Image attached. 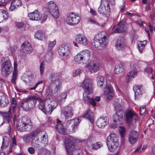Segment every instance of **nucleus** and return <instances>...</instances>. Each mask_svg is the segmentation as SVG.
Listing matches in <instances>:
<instances>
[{"label":"nucleus","mask_w":155,"mask_h":155,"mask_svg":"<svg viewBox=\"0 0 155 155\" xmlns=\"http://www.w3.org/2000/svg\"><path fill=\"white\" fill-rule=\"evenodd\" d=\"M9 101L7 98L4 95H2L1 97L0 101L1 107L4 108L6 107L8 104Z\"/></svg>","instance_id":"31"},{"label":"nucleus","mask_w":155,"mask_h":155,"mask_svg":"<svg viewBox=\"0 0 155 155\" xmlns=\"http://www.w3.org/2000/svg\"><path fill=\"white\" fill-rule=\"evenodd\" d=\"M80 53L84 64H86L89 61L91 56L90 52L89 50H85L80 52Z\"/></svg>","instance_id":"21"},{"label":"nucleus","mask_w":155,"mask_h":155,"mask_svg":"<svg viewBox=\"0 0 155 155\" xmlns=\"http://www.w3.org/2000/svg\"><path fill=\"white\" fill-rule=\"evenodd\" d=\"M45 102L48 104V107L46 109V111L48 113L51 114L53 110L57 106V103L56 101L52 98H49L45 99Z\"/></svg>","instance_id":"10"},{"label":"nucleus","mask_w":155,"mask_h":155,"mask_svg":"<svg viewBox=\"0 0 155 155\" xmlns=\"http://www.w3.org/2000/svg\"><path fill=\"white\" fill-rule=\"evenodd\" d=\"M81 72V70L80 69L75 70L73 71V75L74 77L79 75Z\"/></svg>","instance_id":"62"},{"label":"nucleus","mask_w":155,"mask_h":155,"mask_svg":"<svg viewBox=\"0 0 155 155\" xmlns=\"http://www.w3.org/2000/svg\"><path fill=\"white\" fill-rule=\"evenodd\" d=\"M8 15L6 11L3 9L0 10V23L3 20L7 19Z\"/></svg>","instance_id":"33"},{"label":"nucleus","mask_w":155,"mask_h":155,"mask_svg":"<svg viewBox=\"0 0 155 155\" xmlns=\"http://www.w3.org/2000/svg\"><path fill=\"white\" fill-rule=\"evenodd\" d=\"M38 134L37 131H35L32 133L25 135L22 138L25 142L28 143L31 142V139L36 138Z\"/></svg>","instance_id":"22"},{"label":"nucleus","mask_w":155,"mask_h":155,"mask_svg":"<svg viewBox=\"0 0 155 155\" xmlns=\"http://www.w3.org/2000/svg\"><path fill=\"white\" fill-rule=\"evenodd\" d=\"M55 8H52L51 10H50L48 12L50 14L55 18H58L59 15V10L58 8V9L55 10Z\"/></svg>","instance_id":"40"},{"label":"nucleus","mask_w":155,"mask_h":155,"mask_svg":"<svg viewBox=\"0 0 155 155\" xmlns=\"http://www.w3.org/2000/svg\"><path fill=\"white\" fill-rule=\"evenodd\" d=\"M3 119V122L9 123L10 121V117L9 114L7 113H2Z\"/></svg>","instance_id":"46"},{"label":"nucleus","mask_w":155,"mask_h":155,"mask_svg":"<svg viewBox=\"0 0 155 155\" xmlns=\"http://www.w3.org/2000/svg\"><path fill=\"white\" fill-rule=\"evenodd\" d=\"M101 48H103L105 47L107 44L108 40L106 36H104L101 39H99Z\"/></svg>","instance_id":"42"},{"label":"nucleus","mask_w":155,"mask_h":155,"mask_svg":"<svg viewBox=\"0 0 155 155\" xmlns=\"http://www.w3.org/2000/svg\"><path fill=\"white\" fill-rule=\"evenodd\" d=\"M73 12H71L67 16L66 19V21L67 24H68L73 26Z\"/></svg>","instance_id":"39"},{"label":"nucleus","mask_w":155,"mask_h":155,"mask_svg":"<svg viewBox=\"0 0 155 155\" xmlns=\"http://www.w3.org/2000/svg\"><path fill=\"white\" fill-rule=\"evenodd\" d=\"M37 100L40 103L38 105L39 109L44 112L46 111L47 108H45V104H46L47 103L45 102V100H42L40 98L37 97Z\"/></svg>","instance_id":"29"},{"label":"nucleus","mask_w":155,"mask_h":155,"mask_svg":"<svg viewBox=\"0 0 155 155\" xmlns=\"http://www.w3.org/2000/svg\"><path fill=\"white\" fill-rule=\"evenodd\" d=\"M74 61L77 64H84L80 52L74 57Z\"/></svg>","instance_id":"38"},{"label":"nucleus","mask_w":155,"mask_h":155,"mask_svg":"<svg viewBox=\"0 0 155 155\" xmlns=\"http://www.w3.org/2000/svg\"><path fill=\"white\" fill-rule=\"evenodd\" d=\"M60 77V75L57 73H51L49 76V78L52 81V83L53 81H55L57 80H59V78Z\"/></svg>","instance_id":"45"},{"label":"nucleus","mask_w":155,"mask_h":155,"mask_svg":"<svg viewBox=\"0 0 155 155\" xmlns=\"http://www.w3.org/2000/svg\"><path fill=\"white\" fill-rule=\"evenodd\" d=\"M73 26L75 25L78 24L81 20V18L80 16L73 13Z\"/></svg>","instance_id":"48"},{"label":"nucleus","mask_w":155,"mask_h":155,"mask_svg":"<svg viewBox=\"0 0 155 155\" xmlns=\"http://www.w3.org/2000/svg\"><path fill=\"white\" fill-rule=\"evenodd\" d=\"M52 84H55V87L53 90V88L51 89V87H49L46 93L47 95H51L52 94L58 92V91L60 89L61 85V83L59 80H57L55 81H53Z\"/></svg>","instance_id":"13"},{"label":"nucleus","mask_w":155,"mask_h":155,"mask_svg":"<svg viewBox=\"0 0 155 155\" xmlns=\"http://www.w3.org/2000/svg\"><path fill=\"white\" fill-rule=\"evenodd\" d=\"M3 139L2 145L1 147V150L2 151L0 152V155H5V153L4 151H5V150L8 147V138L6 137H3Z\"/></svg>","instance_id":"23"},{"label":"nucleus","mask_w":155,"mask_h":155,"mask_svg":"<svg viewBox=\"0 0 155 155\" xmlns=\"http://www.w3.org/2000/svg\"><path fill=\"white\" fill-rule=\"evenodd\" d=\"M102 145L101 142H97L92 145V148L94 149H97Z\"/></svg>","instance_id":"60"},{"label":"nucleus","mask_w":155,"mask_h":155,"mask_svg":"<svg viewBox=\"0 0 155 155\" xmlns=\"http://www.w3.org/2000/svg\"><path fill=\"white\" fill-rule=\"evenodd\" d=\"M97 86L101 88H102L104 86L106 85L104 90V95L106 100L111 99L114 95V90L111 85L107 84V82H97Z\"/></svg>","instance_id":"2"},{"label":"nucleus","mask_w":155,"mask_h":155,"mask_svg":"<svg viewBox=\"0 0 155 155\" xmlns=\"http://www.w3.org/2000/svg\"><path fill=\"white\" fill-rule=\"evenodd\" d=\"M15 24L16 27L18 28H21L23 27L24 25L23 22L17 21H15Z\"/></svg>","instance_id":"63"},{"label":"nucleus","mask_w":155,"mask_h":155,"mask_svg":"<svg viewBox=\"0 0 155 155\" xmlns=\"http://www.w3.org/2000/svg\"><path fill=\"white\" fill-rule=\"evenodd\" d=\"M125 117L126 122L129 125L132 124L134 120L135 123L139 120V118L136 113L131 110H129L126 112Z\"/></svg>","instance_id":"6"},{"label":"nucleus","mask_w":155,"mask_h":155,"mask_svg":"<svg viewBox=\"0 0 155 155\" xmlns=\"http://www.w3.org/2000/svg\"><path fill=\"white\" fill-rule=\"evenodd\" d=\"M67 93L66 92H64L62 93L60 97L61 98L60 101L61 102L64 101H65V99L66 98L67 96Z\"/></svg>","instance_id":"58"},{"label":"nucleus","mask_w":155,"mask_h":155,"mask_svg":"<svg viewBox=\"0 0 155 155\" xmlns=\"http://www.w3.org/2000/svg\"><path fill=\"white\" fill-rule=\"evenodd\" d=\"M108 123V120L106 117L99 118L96 121V125L99 128L105 127Z\"/></svg>","instance_id":"19"},{"label":"nucleus","mask_w":155,"mask_h":155,"mask_svg":"<svg viewBox=\"0 0 155 155\" xmlns=\"http://www.w3.org/2000/svg\"><path fill=\"white\" fill-rule=\"evenodd\" d=\"M84 117L87 118L92 123L94 121V114L90 110H88L84 115Z\"/></svg>","instance_id":"41"},{"label":"nucleus","mask_w":155,"mask_h":155,"mask_svg":"<svg viewBox=\"0 0 155 155\" xmlns=\"http://www.w3.org/2000/svg\"><path fill=\"white\" fill-rule=\"evenodd\" d=\"M85 68L87 71L91 73H94L99 70V65L97 62L93 61L86 64L85 65Z\"/></svg>","instance_id":"9"},{"label":"nucleus","mask_w":155,"mask_h":155,"mask_svg":"<svg viewBox=\"0 0 155 155\" xmlns=\"http://www.w3.org/2000/svg\"><path fill=\"white\" fill-rule=\"evenodd\" d=\"M56 44V41L54 40L53 41H49L48 43V47L50 51L52 50L53 48Z\"/></svg>","instance_id":"57"},{"label":"nucleus","mask_w":155,"mask_h":155,"mask_svg":"<svg viewBox=\"0 0 155 155\" xmlns=\"http://www.w3.org/2000/svg\"><path fill=\"white\" fill-rule=\"evenodd\" d=\"M48 141L47 134L45 133L41 137L39 142L41 146L45 147L48 144Z\"/></svg>","instance_id":"27"},{"label":"nucleus","mask_w":155,"mask_h":155,"mask_svg":"<svg viewBox=\"0 0 155 155\" xmlns=\"http://www.w3.org/2000/svg\"><path fill=\"white\" fill-rule=\"evenodd\" d=\"M27 98L23 100L21 104V106L24 110L25 111H28V103Z\"/></svg>","instance_id":"43"},{"label":"nucleus","mask_w":155,"mask_h":155,"mask_svg":"<svg viewBox=\"0 0 155 155\" xmlns=\"http://www.w3.org/2000/svg\"><path fill=\"white\" fill-rule=\"evenodd\" d=\"M124 25L123 24H121L114 31V32L115 33H120L123 31L124 30Z\"/></svg>","instance_id":"52"},{"label":"nucleus","mask_w":155,"mask_h":155,"mask_svg":"<svg viewBox=\"0 0 155 155\" xmlns=\"http://www.w3.org/2000/svg\"><path fill=\"white\" fill-rule=\"evenodd\" d=\"M92 45L95 48H98L101 47V44L99 39L95 38L93 40Z\"/></svg>","instance_id":"54"},{"label":"nucleus","mask_w":155,"mask_h":155,"mask_svg":"<svg viewBox=\"0 0 155 155\" xmlns=\"http://www.w3.org/2000/svg\"><path fill=\"white\" fill-rule=\"evenodd\" d=\"M13 76L12 79V82L13 83H15V80L17 78V71L15 70H14L13 72Z\"/></svg>","instance_id":"61"},{"label":"nucleus","mask_w":155,"mask_h":155,"mask_svg":"<svg viewBox=\"0 0 155 155\" xmlns=\"http://www.w3.org/2000/svg\"><path fill=\"white\" fill-rule=\"evenodd\" d=\"M137 72L136 70L131 71L128 73L126 77L127 80L129 81L137 75Z\"/></svg>","instance_id":"36"},{"label":"nucleus","mask_w":155,"mask_h":155,"mask_svg":"<svg viewBox=\"0 0 155 155\" xmlns=\"http://www.w3.org/2000/svg\"><path fill=\"white\" fill-rule=\"evenodd\" d=\"M71 49V45L68 43H64L61 45L58 50L60 55H63L65 53L69 52Z\"/></svg>","instance_id":"15"},{"label":"nucleus","mask_w":155,"mask_h":155,"mask_svg":"<svg viewBox=\"0 0 155 155\" xmlns=\"http://www.w3.org/2000/svg\"><path fill=\"white\" fill-rule=\"evenodd\" d=\"M37 97L32 96L27 98L28 111L32 109L35 107L36 103Z\"/></svg>","instance_id":"20"},{"label":"nucleus","mask_w":155,"mask_h":155,"mask_svg":"<svg viewBox=\"0 0 155 155\" xmlns=\"http://www.w3.org/2000/svg\"><path fill=\"white\" fill-rule=\"evenodd\" d=\"M97 82H107L106 78L103 76H98L97 77Z\"/></svg>","instance_id":"56"},{"label":"nucleus","mask_w":155,"mask_h":155,"mask_svg":"<svg viewBox=\"0 0 155 155\" xmlns=\"http://www.w3.org/2000/svg\"><path fill=\"white\" fill-rule=\"evenodd\" d=\"M122 39L121 38L118 39L116 44V48L119 50H121L124 46V42Z\"/></svg>","instance_id":"37"},{"label":"nucleus","mask_w":155,"mask_h":155,"mask_svg":"<svg viewBox=\"0 0 155 155\" xmlns=\"http://www.w3.org/2000/svg\"><path fill=\"white\" fill-rule=\"evenodd\" d=\"M73 110L70 106H67L64 107L61 111V114H63L66 119H68L71 118L74 114Z\"/></svg>","instance_id":"12"},{"label":"nucleus","mask_w":155,"mask_h":155,"mask_svg":"<svg viewBox=\"0 0 155 155\" xmlns=\"http://www.w3.org/2000/svg\"><path fill=\"white\" fill-rule=\"evenodd\" d=\"M145 30L149 38H150V35L149 31L151 32H153V28L151 25H149L147 26L145 28Z\"/></svg>","instance_id":"53"},{"label":"nucleus","mask_w":155,"mask_h":155,"mask_svg":"<svg viewBox=\"0 0 155 155\" xmlns=\"http://www.w3.org/2000/svg\"><path fill=\"white\" fill-rule=\"evenodd\" d=\"M116 112L113 116V121L117 122L122 119L123 117V113L121 111H116Z\"/></svg>","instance_id":"32"},{"label":"nucleus","mask_w":155,"mask_h":155,"mask_svg":"<svg viewBox=\"0 0 155 155\" xmlns=\"http://www.w3.org/2000/svg\"><path fill=\"white\" fill-rule=\"evenodd\" d=\"M110 8L107 0H101L100 5L98 9V12L104 17L109 15Z\"/></svg>","instance_id":"4"},{"label":"nucleus","mask_w":155,"mask_h":155,"mask_svg":"<svg viewBox=\"0 0 155 155\" xmlns=\"http://www.w3.org/2000/svg\"><path fill=\"white\" fill-rule=\"evenodd\" d=\"M35 138L32 139L31 140V143L33 146H34L35 147H39L40 146V144L39 143V138H38L36 140Z\"/></svg>","instance_id":"51"},{"label":"nucleus","mask_w":155,"mask_h":155,"mask_svg":"<svg viewBox=\"0 0 155 155\" xmlns=\"http://www.w3.org/2000/svg\"><path fill=\"white\" fill-rule=\"evenodd\" d=\"M79 122V119L69 120L66 122L65 127L69 133H74L77 128Z\"/></svg>","instance_id":"5"},{"label":"nucleus","mask_w":155,"mask_h":155,"mask_svg":"<svg viewBox=\"0 0 155 155\" xmlns=\"http://www.w3.org/2000/svg\"><path fill=\"white\" fill-rule=\"evenodd\" d=\"M147 43V41L146 40L142 41H139L138 42V48L140 53L142 52Z\"/></svg>","instance_id":"35"},{"label":"nucleus","mask_w":155,"mask_h":155,"mask_svg":"<svg viewBox=\"0 0 155 155\" xmlns=\"http://www.w3.org/2000/svg\"><path fill=\"white\" fill-rule=\"evenodd\" d=\"M87 22L88 23L95 24L96 25L98 26H101V24L98 23L97 21H96L94 20L93 19L91 18L87 20Z\"/></svg>","instance_id":"59"},{"label":"nucleus","mask_w":155,"mask_h":155,"mask_svg":"<svg viewBox=\"0 0 155 155\" xmlns=\"http://www.w3.org/2000/svg\"><path fill=\"white\" fill-rule=\"evenodd\" d=\"M116 143H112V146L111 147H109V146H107L109 150L110 151H113L115 150L118 147L119 145L118 141L116 142Z\"/></svg>","instance_id":"50"},{"label":"nucleus","mask_w":155,"mask_h":155,"mask_svg":"<svg viewBox=\"0 0 155 155\" xmlns=\"http://www.w3.org/2000/svg\"><path fill=\"white\" fill-rule=\"evenodd\" d=\"M17 127L18 130L21 132L29 131L32 127L31 121L25 117L19 119Z\"/></svg>","instance_id":"1"},{"label":"nucleus","mask_w":155,"mask_h":155,"mask_svg":"<svg viewBox=\"0 0 155 155\" xmlns=\"http://www.w3.org/2000/svg\"><path fill=\"white\" fill-rule=\"evenodd\" d=\"M139 136L138 132L136 130H132L129 135L128 139L130 143L133 144L136 143L138 140Z\"/></svg>","instance_id":"14"},{"label":"nucleus","mask_w":155,"mask_h":155,"mask_svg":"<svg viewBox=\"0 0 155 155\" xmlns=\"http://www.w3.org/2000/svg\"><path fill=\"white\" fill-rule=\"evenodd\" d=\"M21 2L20 0H14L11 2L9 8V11L11 12L14 10L18 6H20Z\"/></svg>","instance_id":"26"},{"label":"nucleus","mask_w":155,"mask_h":155,"mask_svg":"<svg viewBox=\"0 0 155 155\" xmlns=\"http://www.w3.org/2000/svg\"><path fill=\"white\" fill-rule=\"evenodd\" d=\"M21 50L23 53L28 54L32 52L33 48L30 43L25 41L21 46Z\"/></svg>","instance_id":"17"},{"label":"nucleus","mask_w":155,"mask_h":155,"mask_svg":"<svg viewBox=\"0 0 155 155\" xmlns=\"http://www.w3.org/2000/svg\"><path fill=\"white\" fill-rule=\"evenodd\" d=\"M142 86V85H136L134 87L133 89L135 95H137L139 94Z\"/></svg>","instance_id":"47"},{"label":"nucleus","mask_w":155,"mask_h":155,"mask_svg":"<svg viewBox=\"0 0 155 155\" xmlns=\"http://www.w3.org/2000/svg\"><path fill=\"white\" fill-rule=\"evenodd\" d=\"M130 67L132 69L137 71V70L139 68L137 63L134 61H133L131 63Z\"/></svg>","instance_id":"55"},{"label":"nucleus","mask_w":155,"mask_h":155,"mask_svg":"<svg viewBox=\"0 0 155 155\" xmlns=\"http://www.w3.org/2000/svg\"><path fill=\"white\" fill-rule=\"evenodd\" d=\"M75 41L73 43L75 47H79L78 44L81 45H86L88 44V41L85 37L84 35L78 34L77 35L75 38Z\"/></svg>","instance_id":"8"},{"label":"nucleus","mask_w":155,"mask_h":155,"mask_svg":"<svg viewBox=\"0 0 155 155\" xmlns=\"http://www.w3.org/2000/svg\"><path fill=\"white\" fill-rule=\"evenodd\" d=\"M2 69V73L4 76H6L10 74L12 71V68L11 61L8 57H3L1 60Z\"/></svg>","instance_id":"3"},{"label":"nucleus","mask_w":155,"mask_h":155,"mask_svg":"<svg viewBox=\"0 0 155 155\" xmlns=\"http://www.w3.org/2000/svg\"><path fill=\"white\" fill-rule=\"evenodd\" d=\"M92 84L90 80L88 78H86L82 82L81 87L83 88L84 92H93L92 87Z\"/></svg>","instance_id":"11"},{"label":"nucleus","mask_w":155,"mask_h":155,"mask_svg":"<svg viewBox=\"0 0 155 155\" xmlns=\"http://www.w3.org/2000/svg\"><path fill=\"white\" fill-rule=\"evenodd\" d=\"M28 16L29 19L31 20L38 21L41 18L39 13L37 10H35L33 12L29 13Z\"/></svg>","instance_id":"24"},{"label":"nucleus","mask_w":155,"mask_h":155,"mask_svg":"<svg viewBox=\"0 0 155 155\" xmlns=\"http://www.w3.org/2000/svg\"><path fill=\"white\" fill-rule=\"evenodd\" d=\"M117 135L115 134H110L107 137V146L111 147L112 143H116V142L118 141Z\"/></svg>","instance_id":"18"},{"label":"nucleus","mask_w":155,"mask_h":155,"mask_svg":"<svg viewBox=\"0 0 155 155\" xmlns=\"http://www.w3.org/2000/svg\"><path fill=\"white\" fill-rule=\"evenodd\" d=\"M35 38L38 39L45 41L47 38V36L45 33L41 31H37L35 35Z\"/></svg>","instance_id":"25"},{"label":"nucleus","mask_w":155,"mask_h":155,"mask_svg":"<svg viewBox=\"0 0 155 155\" xmlns=\"http://www.w3.org/2000/svg\"><path fill=\"white\" fill-rule=\"evenodd\" d=\"M92 92H84L83 94V99L85 102L87 103H89L93 106H95L96 104L94 98L90 97L88 95Z\"/></svg>","instance_id":"16"},{"label":"nucleus","mask_w":155,"mask_h":155,"mask_svg":"<svg viewBox=\"0 0 155 155\" xmlns=\"http://www.w3.org/2000/svg\"><path fill=\"white\" fill-rule=\"evenodd\" d=\"M113 104L116 111H121V104L120 100L118 99L116 100Z\"/></svg>","instance_id":"28"},{"label":"nucleus","mask_w":155,"mask_h":155,"mask_svg":"<svg viewBox=\"0 0 155 155\" xmlns=\"http://www.w3.org/2000/svg\"><path fill=\"white\" fill-rule=\"evenodd\" d=\"M123 70V65L122 64H120L115 66L114 69V72L115 73L118 74L122 72Z\"/></svg>","instance_id":"44"},{"label":"nucleus","mask_w":155,"mask_h":155,"mask_svg":"<svg viewBox=\"0 0 155 155\" xmlns=\"http://www.w3.org/2000/svg\"><path fill=\"white\" fill-rule=\"evenodd\" d=\"M65 146L68 155H73L74 152V144L72 137L65 139Z\"/></svg>","instance_id":"7"},{"label":"nucleus","mask_w":155,"mask_h":155,"mask_svg":"<svg viewBox=\"0 0 155 155\" xmlns=\"http://www.w3.org/2000/svg\"><path fill=\"white\" fill-rule=\"evenodd\" d=\"M56 128L58 132L60 134L65 135L66 132L63 125L61 123L58 124L56 126Z\"/></svg>","instance_id":"30"},{"label":"nucleus","mask_w":155,"mask_h":155,"mask_svg":"<svg viewBox=\"0 0 155 155\" xmlns=\"http://www.w3.org/2000/svg\"><path fill=\"white\" fill-rule=\"evenodd\" d=\"M47 8L49 11L50 10H51L52 8H55V10L58 9V6L53 1H50L47 3Z\"/></svg>","instance_id":"34"},{"label":"nucleus","mask_w":155,"mask_h":155,"mask_svg":"<svg viewBox=\"0 0 155 155\" xmlns=\"http://www.w3.org/2000/svg\"><path fill=\"white\" fill-rule=\"evenodd\" d=\"M119 132L122 140L124 139L125 134L126 132L125 128L124 127H121L119 129Z\"/></svg>","instance_id":"49"},{"label":"nucleus","mask_w":155,"mask_h":155,"mask_svg":"<svg viewBox=\"0 0 155 155\" xmlns=\"http://www.w3.org/2000/svg\"><path fill=\"white\" fill-rule=\"evenodd\" d=\"M45 62L42 61L41 64L40 65V71L41 74H42L44 72V71L45 69Z\"/></svg>","instance_id":"64"}]
</instances>
